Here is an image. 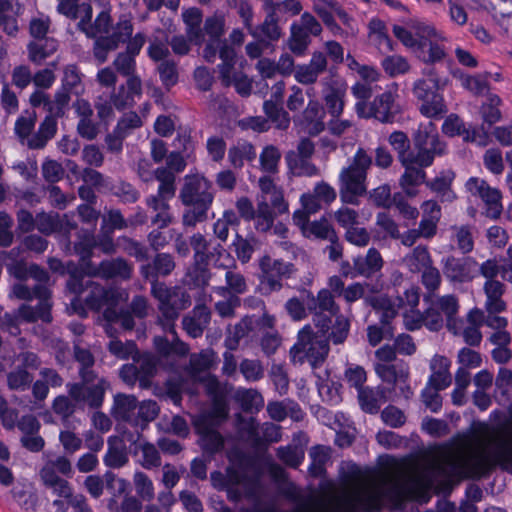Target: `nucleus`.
Listing matches in <instances>:
<instances>
[{"label": "nucleus", "mask_w": 512, "mask_h": 512, "mask_svg": "<svg viewBox=\"0 0 512 512\" xmlns=\"http://www.w3.org/2000/svg\"><path fill=\"white\" fill-rule=\"evenodd\" d=\"M225 20L221 15H212L204 21V33L212 40H222L224 34Z\"/></svg>", "instance_id": "62"}, {"label": "nucleus", "mask_w": 512, "mask_h": 512, "mask_svg": "<svg viewBox=\"0 0 512 512\" xmlns=\"http://www.w3.org/2000/svg\"><path fill=\"white\" fill-rule=\"evenodd\" d=\"M159 78L166 90H170L178 83L179 73L177 64L173 60H164L158 66Z\"/></svg>", "instance_id": "51"}, {"label": "nucleus", "mask_w": 512, "mask_h": 512, "mask_svg": "<svg viewBox=\"0 0 512 512\" xmlns=\"http://www.w3.org/2000/svg\"><path fill=\"white\" fill-rule=\"evenodd\" d=\"M309 232L317 239L329 240L330 242L338 240L335 229L325 218L320 221L311 222Z\"/></svg>", "instance_id": "56"}, {"label": "nucleus", "mask_w": 512, "mask_h": 512, "mask_svg": "<svg viewBox=\"0 0 512 512\" xmlns=\"http://www.w3.org/2000/svg\"><path fill=\"white\" fill-rule=\"evenodd\" d=\"M142 96V82L138 76L127 79L126 85H120L111 95V103L118 111L133 107L135 98Z\"/></svg>", "instance_id": "13"}, {"label": "nucleus", "mask_w": 512, "mask_h": 512, "mask_svg": "<svg viewBox=\"0 0 512 512\" xmlns=\"http://www.w3.org/2000/svg\"><path fill=\"white\" fill-rule=\"evenodd\" d=\"M375 371L382 381L392 387H394L398 381L406 382L408 379V372H405L403 369L398 370L393 364H377Z\"/></svg>", "instance_id": "45"}, {"label": "nucleus", "mask_w": 512, "mask_h": 512, "mask_svg": "<svg viewBox=\"0 0 512 512\" xmlns=\"http://www.w3.org/2000/svg\"><path fill=\"white\" fill-rule=\"evenodd\" d=\"M388 143L397 153L398 161H404L412 157V140L408 135L400 130L393 131L388 137Z\"/></svg>", "instance_id": "38"}, {"label": "nucleus", "mask_w": 512, "mask_h": 512, "mask_svg": "<svg viewBox=\"0 0 512 512\" xmlns=\"http://www.w3.org/2000/svg\"><path fill=\"white\" fill-rule=\"evenodd\" d=\"M367 176L354 171L352 168H343L339 175V195L344 204L359 205V197L366 194Z\"/></svg>", "instance_id": "9"}, {"label": "nucleus", "mask_w": 512, "mask_h": 512, "mask_svg": "<svg viewBox=\"0 0 512 512\" xmlns=\"http://www.w3.org/2000/svg\"><path fill=\"white\" fill-rule=\"evenodd\" d=\"M266 17L262 24H260L255 30L253 28L250 34L254 37L263 36L265 39L271 42L278 41L282 35L281 28L279 27L280 17L276 16L275 13L265 11Z\"/></svg>", "instance_id": "31"}, {"label": "nucleus", "mask_w": 512, "mask_h": 512, "mask_svg": "<svg viewBox=\"0 0 512 512\" xmlns=\"http://www.w3.org/2000/svg\"><path fill=\"white\" fill-rule=\"evenodd\" d=\"M281 159L280 151L273 145L266 146L260 154V165L263 171L276 173Z\"/></svg>", "instance_id": "53"}, {"label": "nucleus", "mask_w": 512, "mask_h": 512, "mask_svg": "<svg viewBox=\"0 0 512 512\" xmlns=\"http://www.w3.org/2000/svg\"><path fill=\"white\" fill-rule=\"evenodd\" d=\"M311 43L310 35L298 23L293 22L290 26L288 47L296 56L305 55Z\"/></svg>", "instance_id": "33"}, {"label": "nucleus", "mask_w": 512, "mask_h": 512, "mask_svg": "<svg viewBox=\"0 0 512 512\" xmlns=\"http://www.w3.org/2000/svg\"><path fill=\"white\" fill-rule=\"evenodd\" d=\"M311 462L308 472L313 478L324 477L327 473L326 464L330 459V448L324 445H315L309 451Z\"/></svg>", "instance_id": "28"}, {"label": "nucleus", "mask_w": 512, "mask_h": 512, "mask_svg": "<svg viewBox=\"0 0 512 512\" xmlns=\"http://www.w3.org/2000/svg\"><path fill=\"white\" fill-rule=\"evenodd\" d=\"M236 400L240 403L244 411H251L252 408L263 404L260 393L254 389H242L236 392Z\"/></svg>", "instance_id": "59"}, {"label": "nucleus", "mask_w": 512, "mask_h": 512, "mask_svg": "<svg viewBox=\"0 0 512 512\" xmlns=\"http://www.w3.org/2000/svg\"><path fill=\"white\" fill-rule=\"evenodd\" d=\"M456 177L452 169L441 170L433 179H427L425 186L433 193H436L441 202H453L457 195L452 189Z\"/></svg>", "instance_id": "16"}, {"label": "nucleus", "mask_w": 512, "mask_h": 512, "mask_svg": "<svg viewBox=\"0 0 512 512\" xmlns=\"http://www.w3.org/2000/svg\"><path fill=\"white\" fill-rule=\"evenodd\" d=\"M399 162L404 168L399 184L408 197H415L418 193L416 188L426 182L427 173L425 169L429 166H422L418 160L412 157Z\"/></svg>", "instance_id": "11"}, {"label": "nucleus", "mask_w": 512, "mask_h": 512, "mask_svg": "<svg viewBox=\"0 0 512 512\" xmlns=\"http://www.w3.org/2000/svg\"><path fill=\"white\" fill-rule=\"evenodd\" d=\"M313 11L333 36L344 37L347 35V32L336 22L335 17L347 27H350L353 18L339 1L319 0L313 4Z\"/></svg>", "instance_id": "8"}, {"label": "nucleus", "mask_w": 512, "mask_h": 512, "mask_svg": "<svg viewBox=\"0 0 512 512\" xmlns=\"http://www.w3.org/2000/svg\"><path fill=\"white\" fill-rule=\"evenodd\" d=\"M97 240L94 234L88 230H81L78 234V240L74 243V253L79 256L83 264L89 266L93 256V249L96 247Z\"/></svg>", "instance_id": "34"}, {"label": "nucleus", "mask_w": 512, "mask_h": 512, "mask_svg": "<svg viewBox=\"0 0 512 512\" xmlns=\"http://www.w3.org/2000/svg\"><path fill=\"white\" fill-rule=\"evenodd\" d=\"M377 394L369 387H364L358 391L359 403L364 412L369 414H377L379 412L380 402Z\"/></svg>", "instance_id": "55"}, {"label": "nucleus", "mask_w": 512, "mask_h": 512, "mask_svg": "<svg viewBox=\"0 0 512 512\" xmlns=\"http://www.w3.org/2000/svg\"><path fill=\"white\" fill-rule=\"evenodd\" d=\"M411 49L415 53L416 57L426 63L434 64L440 62L446 55L444 48L424 36H419Z\"/></svg>", "instance_id": "22"}, {"label": "nucleus", "mask_w": 512, "mask_h": 512, "mask_svg": "<svg viewBox=\"0 0 512 512\" xmlns=\"http://www.w3.org/2000/svg\"><path fill=\"white\" fill-rule=\"evenodd\" d=\"M269 262L270 256L268 255L263 256L259 262L261 270L259 289L263 295H270L272 292H278L283 287V279L272 272Z\"/></svg>", "instance_id": "25"}, {"label": "nucleus", "mask_w": 512, "mask_h": 512, "mask_svg": "<svg viewBox=\"0 0 512 512\" xmlns=\"http://www.w3.org/2000/svg\"><path fill=\"white\" fill-rule=\"evenodd\" d=\"M191 305L190 295L179 286L171 287L169 299L162 305H158L159 316L158 322L163 331L176 335L175 322L179 317V312Z\"/></svg>", "instance_id": "7"}, {"label": "nucleus", "mask_w": 512, "mask_h": 512, "mask_svg": "<svg viewBox=\"0 0 512 512\" xmlns=\"http://www.w3.org/2000/svg\"><path fill=\"white\" fill-rule=\"evenodd\" d=\"M253 220L255 221V228L259 232L265 233L273 227L274 213L267 202L262 201L258 203Z\"/></svg>", "instance_id": "48"}, {"label": "nucleus", "mask_w": 512, "mask_h": 512, "mask_svg": "<svg viewBox=\"0 0 512 512\" xmlns=\"http://www.w3.org/2000/svg\"><path fill=\"white\" fill-rule=\"evenodd\" d=\"M192 247L194 253V263L198 266L209 267L210 253L208 252V244L201 234L194 235L192 238Z\"/></svg>", "instance_id": "57"}, {"label": "nucleus", "mask_w": 512, "mask_h": 512, "mask_svg": "<svg viewBox=\"0 0 512 512\" xmlns=\"http://www.w3.org/2000/svg\"><path fill=\"white\" fill-rule=\"evenodd\" d=\"M90 274L106 280L114 278L127 280L131 277L132 268L124 258L118 257L110 260H102Z\"/></svg>", "instance_id": "17"}, {"label": "nucleus", "mask_w": 512, "mask_h": 512, "mask_svg": "<svg viewBox=\"0 0 512 512\" xmlns=\"http://www.w3.org/2000/svg\"><path fill=\"white\" fill-rule=\"evenodd\" d=\"M512 472V443L502 442L491 453H483L453 467V474L462 479L481 480L488 478L495 468Z\"/></svg>", "instance_id": "3"}, {"label": "nucleus", "mask_w": 512, "mask_h": 512, "mask_svg": "<svg viewBox=\"0 0 512 512\" xmlns=\"http://www.w3.org/2000/svg\"><path fill=\"white\" fill-rule=\"evenodd\" d=\"M179 200L184 206L182 223L194 227L208 220L215 191L212 182L202 174H187L179 191Z\"/></svg>", "instance_id": "2"}, {"label": "nucleus", "mask_w": 512, "mask_h": 512, "mask_svg": "<svg viewBox=\"0 0 512 512\" xmlns=\"http://www.w3.org/2000/svg\"><path fill=\"white\" fill-rule=\"evenodd\" d=\"M85 276L84 270L73 265L72 269L69 270V277L66 282L68 291L76 296H81L86 288L92 284L90 280L84 282Z\"/></svg>", "instance_id": "49"}, {"label": "nucleus", "mask_w": 512, "mask_h": 512, "mask_svg": "<svg viewBox=\"0 0 512 512\" xmlns=\"http://www.w3.org/2000/svg\"><path fill=\"white\" fill-rule=\"evenodd\" d=\"M420 301V291L419 287L411 286L409 289H406L403 295H398L394 302L398 309H407L415 310Z\"/></svg>", "instance_id": "61"}, {"label": "nucleus", "mask_w": 512, "mask_h": 512, "mask_svg": "<svg viewBox=\"0 0 512 512\" xmlns=\"http://www.w3.org/2000/svg\"><path fill=\"white\" fill-rule=\"evenodd\" d=\"M175 268L173 257L167 253H158L152 263L141 267V274L145 279H155L158 276H168Z\"/></svg>", "instance_id": "23"}, {"label": "nucleus", "mask_w": 512, "mask_h": 512, "mask_svg": "<svg viewBox=\"0 0 512 512\" xmlns=\"http://www.w3.org/2000/svg\"><path fill=\"white\" fill-rule=\"evenodd\" d=\"M224 437L216 430L199 437L198 444L204 454L214 456L220 453L224 448Z\"/></svg>", "instance_id": "44"}, {"label": "nucleus", "mask_w": 512, "mask_h": 512, "mask_svg": "<svg viewBox=\"0 0 512 512\" xmlns=\"http://www.w3.org/2000/svg\"><path fill=\"white\" fill-rule=\"evenodd\" d=\"M373 308L379 314L381 325L389 332V337L393 336L392 321L397 316V306L394 301L388 297L376 299L373 302Z\"/></svg>", "instance_id": "29"}, {"label": "nucleus", "mask_w": 512, "mask_h": 512, "mask_svg": "<svg viewBox=\"0 0 512 512\" xmlns=\"http://www.w3.org/2000/svg\"><path fill=\"white\" fill-rule=\"evenodd\" d=\"M399 110L395 104V96L390 91L377 95L371 102L368 117H373L382 123H393Z\"/></svg>", "instance_id": "14"}, {"label": "nucleus", "mask_w": 512, "mask_h": 512, "mask_svg": "<svg viewBox=\"0 0 512 512\" xmlns=\"http://www.w3.org/2000/svg\"><path fill=\"white\" fill-rule=\"evenodd\" d=\"M476 266L477 262L471 257L449 256L444 262L443 273L452 282L464 283L473 279Z\"/></svg>", "instance_id": "12"}, {"label": "nucleus", "mask_w": 512, "mask_h": 512, "mask_svg": "<svg viewBox=\"0 0 512 512\" xmlns=\"http://www.w3.org/2000/svg\"><path fill=\"white\" fill-rule=\"evenodd\" d=\"M172 337V341H169L166 336H155L153 338L154 349L160 357L185 356L188 353V345L181 341L177 334L172 335Z\"/></svg>", "instance_id": "26"}, {"label": "nucleus", "mask_w": 512, "mask_h": 512, "mask_svg": "<svg viewBox=\"0 0 512 512\" xmlns=\"http://www.w3.org/2000/svg\"><path fill=\"white\" fill-rule=\"evenodd\" d=\"M138 407V399L134 395L117 393L113 397L111 415L117 422L130 423Z\"/></svg>", "instance_id": "19"}, {"label": "nucleus", "mask_w": 512, "mask_h": 512, "mask_svg": "<svg viewBox=\"0 0 512 512\" xmlns=\"http://www.w3.org/2000/svg\"><path fill=\"white\" fill-rule=\"evenodd\" d=\"M211 320V311L205 304H197L190 315L182 319L183 329L186 333L196 339L203 335Z\"/></svg>", "instance_id": "15"}, {"label": "nucleus", "mask_w": 512, "mask_h": 512, "mask_svg": "<svg viewBox=\"0 0 512 512\" xmlns=\"http://www.w3.org/2000/svg\"><path fill=\"white\" fill-rule=\"evenodd\" d=\"M139 450L142 451L143 460L141 465L145 469H153L157 468L161 465V456L156 447L150 442H143L142 445H139Z\"/></svg>", "instance_id": "60"}, {"label": "nucleus", "mask_w": 512, "mask_h": 512, "mask_svg": "<svg viewBox=\"0 0 512 512\" xmlns=\"http://www.w3.org/2000/svg\"><path fill=\"white\" fill-rule=\"evenodd\" d=\"M109 352L121 360L132 359L139 353L138 346L135 341L128 340L126 342H122L119 339L111 340L108 344Z\"/></svg>", "instance_id": "42"}, {"label": "nucleus", "mask_w": 512, "mask_h": 512, "mask_svg": "<svg viewBox=\"0 0 512 512\" xmlns=\"http://www.w3.org/2000/svg\"><path fill=\"white\" fill-rule=\"evenodd\" d=\"M382 421L392 427H402L406 422V416L404 412L394 405L386 406L381 412Z\"/></svg>", "instance_id": "64"}, {"label": "nucleus", "mask_w": 512, "mask_h": 512, "mask_svg": "<svg viewBox=\"0 0 512 512\" xmlns=\"http://www.w3.org/2000/svg\"><path fill=\"white\" fill-rule=\"evenodd\" d=\"M328 325L329 329L326 333L317 331L320 340L314 341V343H310L303 349H300L296 358L302 362L307 361L313 368L319 367L328 356L330 343L340 345L346 341L351 326L346 316L339 315Z\"/></svg>", "instance_id": "4"}, {"label": "nucleus", "mask_w": 512, "mask_h": 512, "mask_svg": "<svg viewBox=\"0 0 512 512\" xmlns=\"http://www.w3.org/2000/svg\"><path fill=\"white\" fill-rule=\"evenodd\" d=\"M211 273L209 267L193 264L186 273L187 284L192 288H204L209 284Z\"/></svg>", "instance_id": "52"}, {"label": "nucleus", "mask_w": 512, "mask_h": 512, "mask_svg": "<svg viewBox=\"0 0 512 512\" xmlns=\"http://www.w3.org/2000/svg\"><path fill=\"white\" fill-rule=\"evenodd\" d=\"M441 130L444 135L453 138L464 134V132H466V127L457 114L451 113L445 118Z\"/></svg>", "instance_id": "63"}, {"label": "nucleus", "mask_w": 512, "mask_h": 512, "mask_svg": "<svg viewBox=\"0 0 512 512\" xmlns=\"http://www.w3.org/2000/svg\"><path fill=\"white\" fill-rule=\"evenodd\" d=\"M347 507L351 512H376L380 510V496L373 492H359L347 501Z\"/></svg>", "instance_id": "27"}, {"label": "nucleus", "mask_w": 512, "mask_h": 512, "mask_svg": "<svg viewBox=\"0 0 512 512\" xmlns=\"http://www.w3.org/2000/svg\"><path fill=\"white\" fill-rule=\"evenodd\" d=\"M57 132V120L53 116H45L40 123L38 131L30 140V147L43 148L46 143L52 139Z\"/></svg>", "instance_id": "37"}, {"label": "nucleus", "mask_w": 512, "mask_h": 512, "mask_svg": "<svg viewBox=\"0 0 512 512\" xmlns=\"http://www.w3.org/2000/svg\"><path fill=\"white\" fill-rule=\"evenodd\" d=\"M136 365L140 375V388L148 389L152 385V380L157 374L160 365V357L149 351H139L132 360Z\"/></svg>", "instance_id": "18"}, {"label": "nucleus", "mask_w": 512, "mask_h": 512, "mask_svg": "<svg viewBox=\"0 0 512 512\" xmlns=\"http://www.w3.org/2000/svg\"><path fill=\"white\" fill-rule=\"evenodd\" d=\"M111 193L124 204H132L139 200L140 192L129 182L119 181L110 188Z\"/></svg>", "instance_id": "50"}, {"label": "nucleus", "mask_w": 512, "mask_h": 512, "mask_svg": "<svg viewBox=\"0 0 512 512\" xmlns=\"http://www.w3.org/2000/svg\"><path fill=\"white\" fill-rule=\"evenodd\" d=\"M207 394L211 398L212 408L208 415L213 419L225 420L228 416L229 407L227 393L216 378H213L207 385Z\"/></svg>", "instance_id": "21"}, {"label": "nucleus", "mask_w": 512, "mask_h": 512, "mask_svg": "<svg viewBox=\"0 0 512 512\" xmlns=\"http://www.w3.org/2000/svg\"><path fill=\"white\" fill-rule=\"evenodd\" d=\"M57 49L58 41L53 37L30 41L27 45L28 58L32 63L41 65Z\"/></svg>", "instance_id": "24"}, {"label": "nucleus", "mask_w": 512, "mask_h": 512, "mask_svg": "<svg viewBox=\"0 0 512 512\" xmlns=\"http://www.w3.org/2000/svg\"><path fill=\"white\" fill-rule=\"evenodd\" d=\"M323 115L324 111L321 104L317 100H309L299 119L300 125L310 135L316 136L325 128Z\"/></svg>", "instance_id": "20"}, {"label": "nucleus", "mask_w": 512, "mask_h": 512, "mask_svg": "<svg viewBox=\"0 0 512 512\" xmlns=\"http://www.w3.org/2000/svg\"><path fill=\"white\" fill-rule=\"evenodd\" d=\"M278 459L286 466L297 469L304 461V451L297 446H280L276 453Z\"/></svg>", "instance_id": "41"}, {"label": "nucleus", "mask_w": 512, "mask_h": 512, "mask_svg": "<svg viewBox=\"0 0 512 512\" xmlns=\"http://www.w3.org/2000/svg\"><path fill=\"white\" fill-rule=\"evenodd\" d=\"M119 47V43L110 34L106 36H99L96 38L93 46L94 58L100 63H104L107 60L108 53L114 51Z\"/></svg>", "instance_id": "47"}, {"label": "nucleus", "mask_w": 512, "mask_h": 512, "mask_svg": "<svg viewBox=\"0 0 512 512\" xmlns=\"http://www.w3.org/2000/svg\"><path fill=\"white\" fill-rule=\"evenodd\" d=\"M61 226L60 215L55 213H38L36 215V228L45 235L57 232Z\"/></svg>", "instance_id": "54"}, {"label": "nucleus", "mask_w": 512, "mask_h": 512, "mask_svg": "<svg viewBox=\"0 0 512 512\" xmlns=\"http://www.w3.org/2000/svg\"><path fill=\"white\" fill-rule=\"evenodd\" d=\"M32 381L33 376L25 367L18 366L7 374V385L10 390L25 391Z\"/></svg>", "instance_id": "43"}, {"label": "nucleus", "mask_w": 512, "mask_h": 512, "mask_svg": "<svg viewBox=\"0 0 512 512\" xmlns=\"http://www.w3.org/2000/svg\"><path fill=\"white\" fill-rule=\"evenodd\" d=\"M412 158L422 166H432L436 157L447 154V143L441 140L436 124L422 122L412 134Z\"/></svg>", "instance_id": "6"}, {"label": "nucleus", "mask_w": 512, "mask_h": 512, "mask_svg": "<svg viewBox=\"0 0 512 512\" xmlns=\"http://www.w3.org/2000/svg\"><path fill=\"white\" fill-rule=\"evenodd\" d=\"M105 384L106 380L101 378L96 384L86 387L85 402L91 408H100L103 404L105 397Z\"/></svg>", "instance_id": "58"}, {"label": "nucleus", "mask_w": 512, "mask_h": 512, "mask_svg": "<svg viewBox=\"0 0 512 512\" xmlns=\"http://www.w3.org/2000/svg\"><path fill=\"white\" fill-rule=\"evenodd\" d=\"M285 308L295 321L303 320L310 314L314 327L322 333L328 331V324H331L333 319L343 315L340 306L327 288L320 289L316 296L311 291L305 290L302 293V300L292 297L287 300Z\"/></svg>", "instance_id": "1"}, {"label": "nucleus", "mask_w": 512, "mask_h": 512, "mask_svg": "<svg viewBox=\"0 0 512 512\" xmlns=\"http://www.w3.org/2000/svg\"><path fill=\"white\" fill-rule=\"evenodd\" d=\"M263 111L268 120L274 123L277 129L285 130L290 125L289 113L283 108L282 103L273 100H265L263 103Z\"/></svg>", "instance_id": "36"}, {"label": "nucleus", "mask_w": 512, "mask_h": 512, "mask_svg": "<svg viewBox=\"0 0 512 512\" xmlns=\"http://www.w3.org/2000/svg\"><path fill=\"white\" fill-rule=\"evenodd\" d=\"M381 66L385 73L392 78L404 75L410 70L408 60L401 55L386 56L381 61Z\"/></svg>", "instance_id": "39"}, {"label": "nucleus", "mask_w": 512, "mask_h": 512, "mask_svg": "<svg viewBox=\"0 0 512 512\" xmlns=\"http://www.w3.org/2000/svg\"><path fill=\"white\" fill-rule=\"evenodd\" d=\"M114 439H116V436H110L108 438V448L103 457V462L105 466L117 469L123 467L129 459L126 452V446L116 445Z\"/></svg>", "instance_id": "35"}, {"label": "nucleus", "mask_w": 512, "mask_h": 512, "mask_svg": "<svg viewBox=\"0 0 512 512\" xmlns=\"http://www.w3.org/2000/svg\"><path fill=\"white\" fill-rule=\"evenodd\" d=\"M92 113V109L86 102L85 107L81 112L82 117L80 118L77 124L78 134L86 140H93L98 135V126L95 123H93L90 119Z\"/></svg>", "instance_id": "46"}, {"label": "nucleus", "mask_w": 512, "mask_h": 512, "mask_svg": "<svg viewBox=\"0 0 512 512\" xmlns=\"http://www.w3.org/2000/svg\"><path fill=\"white\" fill-rule=\"evenodd\" d=\"M427 78H421L413 84V94L420 103L421 115L429 119H441L448 108L440 86V78L435 69H429Z\"/></svg>", "instance_id": "5"}, {"label": "nucleus", "mask_w": 512, "mask_h": 512, "mask_svg": "<svg viewBox=\"0 0 512 512\" xmlns=\"http://www.w3.org/2000/svg\"><path fill=\"white\" fill-rule=\"evenodd\" d=\"M255 158V147L248 141L238 142L228 150V160L236 169H241L244 166L245 161L251 162Z\"/></svg>", "instance_id": "30"}, {"label": "nucleus", "mask_w": 512, "mask_h": 512, "mask_svg": "<svg viewBox=\"0 0 512 512\" xmlns=\"http://www.w3.org/2000/svg\"><path fill=\"white\" fill-rule=\"evenodd\" d=\"M426 490V485L420 479H410L390 487L385 492V497L392 508L400 510L404 508L407 501L423 496Z\"/></svg>", "instance_id": "10"}, {"label": "nucleus", "mask_w": 512, "mask_h": 512, "mask_svg": "<svg viewBox=\"0 0 512 512\" xmlns=\"http://www.w3.org/2000/svg\"><path fill=\"white\" fill-rule=\"evenodd\" d=\"M159 412L160 408L155 400H145L141 403L138 402L132 426L140 428V430H144L148 427L149 423L158 416Z\"/></svg>", "instance_id": "32"}, {"label": "nucleus", "mask_w": 512, "mask_h": 512, "mask_svg": "<svg viewBox=\"0 0 512 512\" xmlns=\"http://www.w3.org/2000/svg\"><path fill=\"white\" fill-rule=\"evenodd\" d=\"M345 91L338 87H329L325 93L324 101L328 113L333 117H339L344 109Z\"/></svg>", "instance_id": "40"}]
</instances>
